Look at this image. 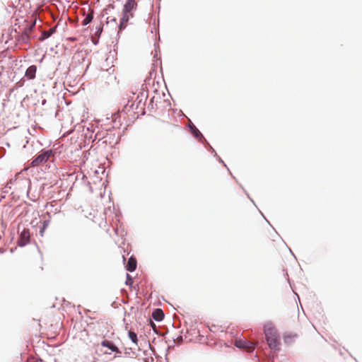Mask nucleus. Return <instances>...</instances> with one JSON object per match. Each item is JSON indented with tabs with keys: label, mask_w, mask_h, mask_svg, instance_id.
I'll list each match as a JSON object with an SVG mask.
<instances>
[{
	"label": "nucleus",
	"mask_w": 362,
	"mask_h": 362,
	"mask_svg": "<svg viewBox=\"0 0 362 362\" xmlns=\"http://www.w3.org/2000/svg\"><path fill=\"white\" fill-rule=\"evenodd\" d=\"M264 333L268 346L272 349H278L280 344L279 334L272 324H267L264 327Z\"/></svg>",
	"instance_id": "1"
},
{
	"label": "nucleus",
	"mask_w": 362,
	"mask_h": 362,
	"mask_svg": "<svg viewBox=\"0 0 362 362\" xmlns=\"http://www.w3.org/2000/svg\"><path fill=\"white\" fill-rule=\"evenodd\" d=\"M137 3L136 0H127L123 9V16L121 19L119 30H122L126 27L127 23L129 21L130 17H133L132 11L136 9Z\"/></svg>",
	"instance_id": "2"
},
{
	"label": "nucleus",
	"mask_w": 362,
	"mask_h": 362,
	"mask_svg": "<svg viewBox=\"0 0 362 362\" xmlns=\"http://www.w3.org/2000/svg\"><path fill=\"white\" fill-rule=\"evenodd\" d=\"M54 156V153L52 150L42 151L37 157H35L31 162L32 167H37L42 164L45 163L51 157Z\"/></svg>",
	"instance_id": "3"
},
{
	"label": "nucleus",
	"mask_w": 362,
	"mask_h": 362,
	"mask_svg": "<svg viewBox=\"0 0 362 362\" xmlns=\"http://www.w3.org/2000/svg\"><path fill=\"white\" fill-rule=\"evenodd\" d=\"M284 246L282 240L277 238L276 239L268 238L265 241V247L271 252H278Z\"/></svg>",
	"instance_id": "4"
},
{
	"label": "nucleus",
	"mask_w": 362,
	"mask_h": 362,
	"mask_svg": "<svg viewBox=\"0 0 362 362\" xmlns=\"http://www.w3.org/2000/svg\"><path fill=\"white\" fill-rule=\"evenodd\" d=\"M235 346L238 348L245 349L248 352L252 351L255 348V343L246 340H236Z\"/></svg>",
	"instance_id": "5"
},
{
	"label": "nucleus",
	"mask_w": 362,
	"mask_h": 362,
	"mask_svg": "<svg viewBox=\"0 0 362 362\" xmlns=\"http://www.w3.org/2000/svg\"><path fill=\"white\" fill-rule=\"evenodd\" d=\"M30 234L28 229H23L20 235L19 245L24 246L30 241Z\"/></svg>",
	"instance_id": "6"
},
{
	"label": "nucleus",
	"mask_w": 362,
	"mask_h": 362,
	"mask_svg": "<svg viewBox=\"0 0 362 362\" xmlns=\"http://www.w3.org/2000/svg\"><path fill=\"white\" fill-rule=\"evenodd\" d=\"M37 71V67L35 65L30 66L26 71H25V76L28 79H33L35 77V74Z\"/></svg>",
	"instance_id": "7"
},
{
	"label": "nucleus",
	"mask_w": 362,
	"mask_h": 362,
	"mask_svg": "<svg viewBox=\"0 0 362 362\" xmlns=\"http://www.w3.org/2000/svg\"><path fill=\"white\" fill-rule=\"evenodd\" d=\"M127 269L129 272H134L136 268V260L134 257H131L127 262V264L126 266Z\"/></svg>",
	"instance_id": "8"
},
{
	"label": "nucleus",
	"mask_w": 362,
	"mask_h": 362,
	"mask_svg": "<svg viewBox=\"0 0 362 362\" xmlns=\"http://www.w3.org/2000/svg\"><path fill=\"white\" fill-rule=\"evenodd\" d=\"M101 345L103 346L107 347L112 351H115V352H117V353L119 352V349L115 344H113L111 341H108L107 339L103 340L101 342Z\"/></svg>",
	"instance_id": "9"
},
{
	"label": "nucleus",
	"mask_w": 362,
	"mask_h": 362,
	"mask_svg": "<svg viewBox=\"0 0 362 362\" xmlns=\"http://www.w3.org/2000/svg\"><path fill=\"white\" fill-rule=\"evenodd\" d=\"M152 317L156 321H161L164 317V313L161 309L157 308L153 312Z\"/></svg>",
	"instance_id": "10"
},
{
	"label": "nucleus",
	"mask_w": 362,
	"mask_h": 362,
	"mask_svg": "<svg viewBox=\"0 0 362 362\" xmlns=\"http://www.w3.org/2000/svg\"><path fill=\"white\" fill-rule=\"evenodd\" d=\"M93 11H91L90 13H89L86 16V18L83 19V22H82V24L83 25H88L89 23H90L93 20Z\"/></svg>",
	"instance_id": "11"
},
{
	"label": "nucleus",
	"mask_w": 362,
	"mask_h": 362,
	"mask_svg": "<svg viewBox=\"0 0 362 362\" xmlns=\"http://www.w3.org/2000/svg\"><path fill=\"white\" fill-rule=\"evenodd\" d=\"M296 337H297V334H286V335H284V340L285 343H290L293 338H296Z\"/></svg>",
	"instance_id": "12"
},
{
	"label": "nucleus",
	"mask_w": 362,
	"mask_h": 362,
	"mask_svg": "<svg viewBox=\"0 0 362 362\" xmlns=\"http://www.w3.org/2000/svg\"><path fill=\"white\" fill-rule=\"evenodd\" d=\"M129 337L130 338V339L136 344H137V337H136V334L134 333V332L132 331H129Z\"/></svg>",
	"instance_id": "13"
},
{
	"label": "nucleus",
	"mask_w": 362,
	"mask_h": 362,
	"mask_svg": "<svg viewBox=\"0 0 362 362\" xmlns=\"http://www.w3.org/2000/svg\"><path fill=\"white\" fill-rule=\"evenodd\" d=\"M32 30L33 29L30 26L25 28L24 31H23V37L26 36V39L28 40L29 39V35L31 33Z\"/></svg>",
	"instance_id": "14"
},
{
	"label": "nucleus",
	"mask_w": 362,
	"mask_h": 362,
	"mask_svg": "<svg viewBox=\"0 0 362 362\" xmlns=\"http://www.w3.org/2000/svg\"><path fill=\"white\" fill-rule=\"evenodd\" d=\"M133 284V279L129 274H127L126 284L131 286Z\"/></svg>",
	"instance_id": "15"
},
{
	"label": "nucleus",
	"mask_w": 362,
	"mask_h": 362,
	"mask_svg": "<svg viewBox=\"0 0 362 362\" xmlns=\"http://www.w3.org/2000/svg\"><path fill=\"white\" fill-rule=\"evenodd\" d=\"M96 29H97V30L95 32V35L99 36L103 31V27H102L101 24H100L99 26L96 28Z\"/></svg>",
	"instance_id": "16"
},
{
	"label": "nucleus",
	"mask_w": 362,
	"mask_h": 362,
	"mask_svg": "<svg viewBox=\"0 0 362 362\" xmlns=\"http://www.w3.org/2000/svg\"><path fill=\"white\" fill-rule=\"evenodd\" d=\"M35 23H36V17L33 18V19L31 20V23L29 26L33 29V27L35 25Z\"/></svg>",
	"instance_id": "17"
},
{
	"label": "nucleus",
	"mask_w": 362,
	"mask_h": 362,
	"mask_svg": "<svg viewBox=\"0 0 362 362\" xmlns=\"http://www.w3.org/2000/svg\"><path fill=\"white\" fill-rule=\"evenodd\" d=\"M55 29H56L55 28H51L49 30V33H47V37H49L55 31Z\"/></svg>",
	"instance_id": "18"
},
{
	"label": "nucleus",
	"mask_w": 362,
	"mask_h": 362,
	"mask_svg": "<svg viewBox=\"0 0 362 362\" xmlns=\"http://www.w3.org/2000/svg\"><path fill=\"white\" fill-rule=\"evenodd\" d=\"M22 40L25 42H28L29 41V39L28 40L26 39V36L23 37V35H22Z\"/></svg>",
	"instance_id": "19"
},
{
	"label": "nucleus",
	"mask_w": 362,
	"mask_h": 362,
	"mask_svg": "<svg viewBox=\"0 0 362 362\" xmlns=\"http://www.w3.org/2000/svg\"><path fill=\"white\" fill-rule=\"evenodd\" d=\"M67 40L74 42V41L76 40V37H69V38H67Z\"/></svg>",
	"instance_id": "20"
}]
</instances>
